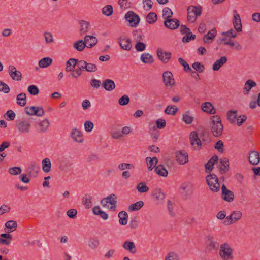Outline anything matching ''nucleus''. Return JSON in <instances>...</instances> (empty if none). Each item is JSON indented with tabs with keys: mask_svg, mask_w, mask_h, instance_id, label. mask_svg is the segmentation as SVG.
Here are the masks:
<instances>
[{
	"mask_svg": "<svg viewBox=\"0 0 260 260\" xmlns=\"http://www.w3.org/2000/svg\"><path fill=\"white\" fill-rule=\"evenodd\" d=\"M202 8L200 6H190L187 8V20L188 21L193 23L196 21L198 16L201 15Z\"/></svg>",
	"mask_w": 260,
	"mask_h": 260,
	"instance_id": "3",
	"label": "nucleus"
},
{
	"mask_svg": "<svg viewBox=\"0 0 260 260\" xmlns=\"http://www.w3.org/2000/svg\"><path fill=\"white\" fill-rule=\"evenodd\" d=\"M202 109L205 112L210 114H213L216 113V109L214 108L212 104L209 102L204 103L202 106Z\"/></svg>",
	"mask_w": 260,
	"mask_h": 260,
	"instance_id": "27",
	"label": "nucleus"
},
{
	"mask_svg": "<svg viewBox=\"0 0 260 260\" xmlns=\"http://www.w3.org/2000/svg\"><path fill=\"white\" fill-rule=\"evenodd\" d=\"M232 253L233 250L228 243L220 245L219 255L223 260H231L233 258Z\"/></svg>",
	"mask_w": 260,
	"mask_h": 260,
	"instance_id": "4",
	"label": "nucleus"
},
{
	"mask_svg": "<svg viewBox=\"0 0 260 260\" xmlns=\"http://www.w3.org/2000/svg\"><path fill=\"white\" fill-rule=\"evenodd\" d=\"M206 252H211L213 250L217 251L219 247V244L218 242L214 240V238L211 235L207 236V241L206 242Z\"/></svg>",
	"mask_w": 260,
	"mask_h": 260,
	"instance_id": "7",
	"label": "nucleus"
},
{
	"mask_svg": "<svg viewBox=\"0 0 260 260\" xmlns=\"http://www.w3.org/2000/svg\"><path fill=\"white\" fill-rule=\"evenodd\" d=\"M52 59L50 57H44L39 61V66L41 68H46L52 63Z\"/></svg>",
	"mask_w": 260,
	"mask_h": 260,
	"instance_id": "40",
	"label": "nucleus"
},
{
	"mask_svg": "<svg viewBox=\"0 0 260 260\" xmlns=\"http://www.w3.org/2000/svg\"><path fill=\"white\" fill-rule=\"evenodd\" d=\"M237 111H229L227 113V117L228 119L231 123H233L235 122V120L237 118Z\"/></svg>",
	"mask_w": 260,
	"mask_h": 260,
	"instance_id": "51",
	"label": "nucleus"
},
{
	"mask_svg": "<svg viewBox=\"0 0 260 260\" xmlns=\"http://www.w3.org/2000/svg\"><path fill=\"white\" fill-rule=\"evenodd\" d=\"M117 202V197L114 194H111L101 201V204L103 206H106L108 203L110 204L111 206L108 207V208L112 211L115 210Z\"/></svg>",
	"mask_w": 260,
	"mask_h": 260,
	"instance_id": "6",
	"label": "nucleus"
},
{
	"mask_svg": "<svg viewBox=\"0 0 260 260\" xmlns=\"http://www.w3.org/2000/svg\"><path fill=\"white\" fill-rule=\"evenodd\" d=\"M157 19V16L154 12H150L146 16V20L149 24L155 23Z\"/></svg>",
	"mask_w": 260,
	"mask_h": 260,
	"instance_id": "45",
	"label": "nucleus"
},
{
	"mask_svg": "<svg viewBox=\"0 0 260 260\" xmlns=\"http://www.w3.org/2000/svg\"><path fill=\"white\" fill-rule=\"evenodd\" d=\"M40 167L35 162L30 163L27 168V172L29 177H36L39 172Z\"/></svg>",
	"mask_w": 260,
	"mask_h": 260,
	"instance_id": "13",
	"label": "nucleus"
},
{
	"mask_svg": "<svg viewBox=\"0 0 260 260\" xmlns=\"http://www.w3.org/2000/svg\"><path fill=\"white\" fill-rule=\"evenodd\" d=\"M10 89L9 86L2 81H0V91L5 93H8Z\"/></svg>",
	"mask_w": 260,
	"mask_h": 260,
	"instance_id": "59",
	"label": "nucleus"
},
{
	"mask_svg": "<svg viewBox=\"0 0 260 260\" xmlns=\"http://www.w3.org/2000/svg\"><path fill=\"white\" fill-rule=\"evenodd\" d=\"M102 13L107 16H111L113 12V7L111 5H108L104 7L102 10Z\"/></svg>",
	"mask_w": 260,
	"mask_h": 260,
	"instance_id": "50",
	"label": "nucleus"
},
{
	"mask_svg": "<svg viewBox=\"0 0 260 260\" xmlns=\"http://www.w3.org/2000/svg\"><path fill=\"white\" fill-rule=\"evenodd\" d=\"M249 162L253 165H257L260 161V156L259 153L256 151H251L249 153L248 156Z\"/></svg>",
	"mask_w": 260,
	"mask_h": 260,
	"instance_id": "21",
	"label": "nucleus"
},
{
	"mask_svg": "<svg viewBox=\"0 0 260 260\" xmlns=\"http://www.w3.org/2000/svg\"><path fill=\"white\" fill-rule=\"evenodd\" d=\"M42 170L45 173H48L51 170V163L48 158H46L42 161Z\"/></svg>",
	"mask_w": 260,
	"mask_h": 260,
	"instance_id": "38",
	"label": "nucleus"
},
{
	"mask_svg": "<svg viewBox=\"0 0 260 260\" xmlns=\"http://www.w3.org/2000/svg\"><path fill=\"white\" fill-rule=\"evenodd\" d=\"M234 19L233 20V24L235 29L237 32L242 31V26L240 15L238 14L236 10L233 11Z\"/></svg>",
	"mask_w": 260,
	"mask_h": 260,
	"instance_id": "18",
	"label": "nucleus"
},
{
	"mask_svg": "<svg viewBox=\"0 0 260 260\" xmlns=\"http://www.w3.org/2000/svg\"><path fill=\"white\" fill-rule=\"evenodd\" d=\"M8 73L11 78L14 81H20L22 79L21 73L17 71L16 67L10 66L8 68Z\"/></svg>",
	"mask_w": 260,
	"mask_h": 260,
	"instance_id": "12",
	"label": "nucleus"
},
{
	"mask_svg": "<svg viewBox=\"0 0 260 260\" xmlns=\"http://www.w3.org/2000/svg\"><path fill=\"white\" fill-rule=\"evenodd\" d=\"M122 247L131 254H135L137 252V248L135 243L132 241H125L122 245Z\"/></svg>",
	"mask_w": 260,
	"mask_h": 260,
	"instance_id": "23",
	"label": "nucleus"
},
{
	"mask_svg": "<svg viewBox=\"0 0 260 260\" xmlns=\"http://www.w3.org/2000/svg\"><path fill=\"white\" fill-rule=\"evenodd\" d=\"M165 260H179V259L176 253L171 252L167 254Z\"/></svg>",
	"mask_w": 260,
	"mask_h": 260,
	"instance_id": "64",
	"label": "nucleus"
},
{
	"mask_svg": "<svg viewBox=\"0 0 260 260\" xmlns=\"http://www.w3.org/2000/svg\"><path fill=\"white\" fill-rule=\"evenodd\" d=\"M44 37L45 39V42L46 43H53L54 42V39L53 38L52 34L49 32H45L44 33Z\"/></svg>",
	"mask_w": 260,
	"mask_h": 260,
	"instance_id": "63",
	"label": "nucleus"
},
{
	"mask_svg": "<svg viewBox=\"0 0 260 260\" xmlns=\"http://www.w3.org/2000/svg\"><path fill=\"white\" fill-rule=\"evenodd\" d=\"M139 30H135L133 31V36L134 39L136 41L139 42L141 41H142L143 40V35L140 34L138 33Z\"/></svg>",
	"mask_w": 260,
	"mask_h": 260,
	"instance_id": "62",
	"label": "nucleus"
},
{
	"mask_svg": "<svg viewBox=\"0 0 260 260\" xmlns=\"http://www.w3.org/2000/svg\"><path fill=\"white\" fill-rule=\"evenodd\" d=\"M25 112L28 115H36L42 117L45 114V111L42 107L27 106L25 108Z\"/></svg>",
	"mask_w": 260,
	"mask_h": 260,
	"instance_id": "8",
	"label": "nucleus"
},
{
	"mask_svg": "<svg viewBox=\"0 0 260 260\" xmlns=\"http://www.w3.org/2000/svg\"><path fill=\"white\" fill-rule=\"evenodd\" d=\"M189 139L191 145L193 146L194 149L199 150L202 146L201 141L196 132H191L190 134Z\"/></svg>",
	"mask_w": 260,
	"mask_h": 260,
	"instance_id": "9",
	"label": "nucleus"
},
{
	"mask_svg": "<svg viewBox=\"0 0 260 260\" xmlns=\"http://www.w3.org/2000/svg\"><path fill=\"white\" fill-rule=\"evenodd\" d=\"M78 59L75 58H70L66 63V71L67 72L74 71V68L77 65Z\"/></svg>",
	"mask_w": 260,
	"mask_h": 260,
	"instance_id": "30",
	"label": "nucleus"
},
{
	"mask_svg": "<svg viewBox=\"0 0 260 260\" xmlns=\"http://www.w3.org/2000/svg\"><path fill=\"white\" fill-rule=\"evenodd\" d=\"M217 31L216 28H213L210 30L207 34L203 37V41L205 43H211L212 40L216 35Z\"/></svg>",
	"mask_w": 260,
	"mask_h": 260,
	"instance_id": "28",
	"label": "nucleus"
},
{
	"mask_svg": "<svg viewBox=\"0 0 260 260\" xmlns=\"http://www.w3.org/2000/svg\"><path fill=\"white\" fill-rule=\"evenodd\" d=\"M71 137L75 142L82 143L83 141L81 132L76 128H74L72 129L71 133Z\"/></svg>",
	"mask_w": 260,
	"mask_h": 260,
	"instance_id": "26",
	"label": "nucleus"
},
{
	"mask_svg": "<svg viewBox=\"0 0 260 260\" xmlns=\"http://www.w3.org/2000/svg\"><path fill=\"white\" fill-rule=\"evenodd\" d=\"M140 59L143 62L147 64H151L154 62L152 55L147 53L142 54Z\"/></svg>",
	"mask_w": 260,
	"mask_h": 260,
	"instance_id": "34",
	"label": "nucleus"
},
{
	"mask_svg": "<svg viewBox=\"0 0 260 260\" xmlns=\"http://www.w3.org/2000/svg\"><path fill=\"white\" fill-rule=\"evenodd\" d=\"M229 170V160L224 158L220 160V165L219 166V171L221 174H225Z\"/></svg>",
	"mask_w": 260,
	"mask_h": 260,
	"instance_id": "24",
	"label": "nucleus"
},
{
	"mask_svg": "<svg viewBox=\"0 0 260 260\" xmlns=\"http://www.w3.org/2000/svg\"><path fill=\"white\" fill-rule=\"evenodd\" d=\"M27 90L29 94L32 95H37L39 92V88L34 85L29 86L27 88Z\"/></svg>",
	"mask_w": 260,
	"mask_h": 260,
	"instance_id": "54",
	"label": "nucleus"
},
{
	"mask_svg": "<svg viewBox=\"0 0 260 260\" xmlns=\"http://www.w3.org/2000/svg\"><path fill=\"white\" fill-rule=\"evenodd\" d=\"M146 47V44L141 41L137 42L135 44V48L138 52H142L145 50Z\"/></svg>",
	"mask_w": 260,
	"mask_h": 260,
	"instance_id": "58",
	"label": "nucleus"
},
{
	"mask_svg": "<svg viewBox=\"0 0 260 260\" xmlns=\"http://www.w3.org/2000/svg\"><path fill=\"white\" fill-rule=\"evenodd\" d=\"M178 108L174 105H169L165 109L164 112L167 115H174L177 112Z\"/></svg>",
	"mask_w": 260,
	"mask_h": 260,
	"instance_id": "43",
	"label": "nucleus"
},
{
	"mask_svg": "<svg viewBox=\"0 0 260 260\" xmlns=\"http://www.w3.org/2000/svg\"><path fill=\"white\" fill-rule=\"evenodd\" d=\"M74 48L78 51H82L86 47V42L83 40H80L76 42L73 45Z\"/></svg>",
	"mask_w": 260,
	"mask_h": 260,
	"instance_id": "44",
	"label": "nucleus"
},
{
	"mask_svg": "<svg viewBox=\"0 0 260 260\" xmlns=\"http://www.w3.org/2000/svg\"><path fill=\"white\" fill-rule=\"evenodd\" d=\"M152 196L154 199V201L158 204H161L165 197V193L161 191L160 188L154 189L152 192Z\"/></svg>",
	"mask_w": 260,
	"mask_h": 260,
	"instance_id": "15",
	"label": "nucleus"
},
{
	"mask_svg": "<svg viewBox=\"0 0 260 260\" xmlns=\"http://www.w3.org/2000/svg\"><path fill=\"white\" fill-rule=\"evenodd\" d=\"M177 161L181 165L186 164L188 161V155L184 150H180L176 152Z\"/></svg>",
	"mask_w": 260,
	"mask_h": 260,
	"instance_id": "14",
	"label": "nucleus"
},
{
	"mask_svg": "<svg viewBox=\"0 0 260 260\" xmlns=\"http://www.w3.org/2000/svg\"><path fill=\"white\" fill-rule=\"evenodd\" d=\"M102 86L108 91H111L116 87L114 81L109 79H107L104 80L103 81Z\"/></svg>",
	"mask_w": 260,
	"mask_h": 260,
	"instance_id": "22",
	"label": "nucleus"
},
{
	"mask_svg": "<svg viewBox=\"0 0 260 260\" xmlns=\"http://www.w3.org/2000/svg\"><path fill=\"white\" fill-rule=\"evenodd\" d=\"M156 126H154L153 128L155 130L156 128L158 129L164 128L166 125V122L165 119H158L156 121Z\"/></svg>",
	"mask_w": 260,
	"mask_h": 260,
	"instance_id": "53",
	"label": "nucleus"
},
{
	"mask_svg": "<svg viewBox=\"0 0 260 260\" xmlns=\"http://www.w3.org/2000/svg\"><path fill=\"white\" fill-rule=\"evenodd\" d=\"M9 173L12 175L20 174L22 169L19 167H14L9 169Z\"/></svg>",
	"mask_w": 260,
	"mask_h": 260,
	"instance_id": "57",
	"label": "nucleus"
},
{
	"mask_svg": "<svg viewBox=\"0 0 260 260\" xmlns=\"http://www.w3.org/2000/svg\"><path fill=\"white\" fill-rule=\"evenodd\" d=\"M130 99L128 95L125 94L120 98L118 100V103L121 106H125L128 104Z\"/></svg>",
	"mask_w": 260,
	"mask_h": 260,
	"instance_id": "55",
	"label": "nucleus"
},
{
	"mask_svg": "<svg viewBox=\"0 0 260 260\" xmlns=\"http://www.w3.org/2000/svg\"><path fill=\"white\" fill-rule=\"evenodd\" d=\"M223 142L221 140H218L215 144L214 148L217 149L219 152L223 153L224 151Z\"/></svg>",
	"mask_w": 260,
	"mask_h": 260,
	"instance_id": "60",
	"label": "nucleus"
},
{
	"mask_svg": "<svg viewBox=\"0 0 260 260\" xmlns=\"http://www.w3.org/2000/svg\"><path fill=\"white\" fill-rule=\"evenodd\" d=\"M256 86L255 82L252 80L249 79L245 83L244 87V94H248L250 92L251 89Z\"/></svg>",
	"mask_w": 260,
	"mask_h": 260,
	"instance_id": "31",
	"label": "nucleus"
},
{
	"mask_svg": "<svg viewBox=\"0 0 260 260\" xmlns=\"http://www.w3.org/2000/svg\"><path fill=\"white\" fill-rule=\"evenodd\" d=\"M182 117L183 121L187 124H191L193 119V117L190 115L189 111H186L184 113Z\"/></svg>",
	"mask_w": 260,
	"mask_h": 260,
	"instance_id": "49",
	"label": "nucleus"
},
{
	"mask_svg": "<svg viewBox=\"0 0 260 260\" xmlns=\"http://www.w3.org/2000/svg\"><path fill=\"white\" fill-rule=\"evenodd\" d=\"M211 130L213 135L218 137L223 132V126L221 123V118L218 115H214L210 118Z\"/></svg>",
	"mask_w": 260,
	"mask_h": 260,
	"instance_id": "1",
	"label": "nucleus"
},
{
	"mask_svg": "<svg viewBox=\"0 0 260 260\" xmlns=\"http://www.w3.org/2000/svg\"><path fill=\"white\" fill-rule=\"evenodd\" d=\"M157 55L159 60L164 63H167L171 57L172 54L170 52L164 51L161 48L157 50Z\"/></svg>",
	"mask_w": 260,
	"mask_h": 260,
	"instance_id": "17",
	"label": "nucleus"
},
{
	"mask_svg": "<svg viewBox=\"0 0 260 260\" xmlns=\"http://www.w3.org/2000/svg\"><path fill=\"white\" fill-rule=\"evenodd\" d=\"M192 67L196 72L203 73L205 70V67L201 62H196L192 64Z\"/></svg>",
	"mask_w": 260,
	"mask_h": 260,
	"instance_id": "52",
	"label": "nucleus"
},
{
	"mask_svg": "<svg viewBox=\"0 0 260 260\" xmlns=\"http://www.w3.org/2000/svg\"><path fill=\"white\" fill-rule=\"evenodd\" d=\"M125 19L129 23L130 26L136 27L140 21L139 16L132 11H129L124 16Z\"/></svg>",
	"mask_w": 260,
	"mask_h": 260,
	"instance_id": "5",
	"label": "nucleus"
},
{
	"mask_svg": "<svg viewBox=\"0 0 260 260\" xmlns=\"http://www.w3.org/2000/svg\"><path fill=\"white\" fill-rule=\"evenodd\" d=\"M84 42H86V47L92 48L98 43L97 38L93 36L86 35L84 38Z\"/></svg>",
	"mask_w": 260,
	"mask_h": 260,
	"instance_id": "25",
	"label": "nucleus"
},
{
	"mask_svg": "<svg viewBox=\"0 0 260 260\" xmlns=\"http://www.w3.org/2000/svg\"><path fill=\"white\" fill-rule=\"evenodd\" d=\"M50 122L47 119H44L39 123V132L42 133L46 132L49 126Z\"/></svg>",
	"mask_w": 260,
	"mask_h": 260,
	"instance_id": "41",
	"label": "nucleus"
},
{
	"mask_svg": "<svg viewBox=\"0 0 260 260\" xmlns=\"http://www.w3.org/2000/svg\"><path fill=\"white\" fill-rule=\"evenodd\" d=\"M17 104L20 106L23 107L26 104V95L25 93H20L16 96Z\"/></svg>",
	"mask_w": 260,
	"mask_h": 260,
	"instance_id": "32",
	"label": "nucleus"
},
{
	"mask_svg": "<svg viewBox=\"0 0 260 260\" xmlns=\"http://www.w3.org/2000/svg\"><path fill=\"white\" fill-rule=\"evenodd\" d=\"M5 227L9 229L7 232H13L15 231L17 228V222L14 220H9L5 223Z\"/></svg>",
	"mask_w": 260,
	"mask_h": 260,
	"instance_id": "39",
	"label": "nucleus"
},
{
	"mask_svg": "<svg viewBox=\"0 0 260 260\" xmlns=\"http://www.w3.org/2000/svg\"><path fill=\"white\" fill-rule=\"evenodd\" d=\"M92 197L89 194H85L83 198L82 203L84 206H85L86 208H90L92 206Z\"/></svg>",
	"mask_w": 260,
	"mask_h": 260,
	"instance_id": "36",
	"label": "nucleus"
},
{
	"mask_svg": "<svg viewBox=\"0 0 260 260\" xmlns=\"http://www.w3.org/2000/svg\"><path fill=\"white\" fill-rule=\"evenodd\" d=\"M221 198L224 201L231 202L233 201L234 194L233 191L228 189L225 184H223L221 186Z\"/></svg>",
	"mask_w": 260,
	"mask_h": 260,
	"instance_id": "11",
	"label": "nucleus"
},
{
	"mask_svg": "<svg viewBox=\"0 0 260 260\" xmlns=\"http://www.w3.org/2000/svg\"><path fill=\"white\" fill-rule=\"evenodd\" d=\"M100 245L99 240L96 238L90 239L88 241V246L92 249H96Z\"/></svg>",
	"mask_w": 260,
	"mask_h": 260,
	"instance_id": "47",
	"label": "nucleus"
},
{
	"mask_svg": "<svg viewBox=\"0 0 260 260\" xmlns=\"http://www.w3.org/2000/svg\"><path fill=\"white\" fill-rule=\"evenodd\" d=\"M18 132L21 134H27L30 132L31 124L26 120H22L17 124Z\"/></svg>",
	"mask_w": 260,
	"mask_h": 260,
	"instance_id": "10",
	"label": "nucleus"
},
{
	"mask_svg": "<svg viewBox=\"0 0 260 260\" xmlns=\"http://www.w3.org/2000/svg\"><path fill=\"white\" fill-rule=\"evenodd\" d=\"M81 29V34H84L88 31V27L89 26V23L84 20H81L80 22Z\"/></svg>",
	"mask_w": 260,
	"mask_h": 260,
	"instance_id": "48",
	"label": "nucleus"
},
{
	"mask_svg": "<svg viewBox=\"0 0 260 260\" xmlns=\"http://www.w3.org/2000/svg\"><path fill=\"white\" fill-rule=\"evenodd\" d=\"M173 15V13L170 8L168 7L164 8L162 10V18L165 20L172 19Z\"/></svg>",
	"mask_w": 260,
	"mask_h": 260,
	"instance_id": "42",
	"label": "nucleus"
},
{
	"mask_svg": "<svg viewBox=\"0 0 260 260\" xmlns=\"http://www.w3.org/2000/svg\"><path fill=\"white\" fill-rule=\"evenodd\" d=\"M136 188L138 191L140 193L146 192L149 190V187L146 185V183L144 182H141L138 183Z\"/></svg>",
	"mask_w": 260,
	"mask_h": 260,
	"instance_id": "46",
	"label": "nucleus"
},
{
	"mask_svg": "<svg viewBox=\"0 0 260 260\" xmlns=\"http://www.w3.org/2000/svg\"><path fill=\"white\" fill-rule=\"evenodd\" d=\"M155 173L159 176L167 177L168 174L167 170L164 165H158L155 168Z\"/></svg>",
	"mask_w": 260,
	"mask_h": 260,
	"instance_id": "33",
	"label": "nucleus"
},
{
	"mask_svg": "<svg viewBox=\"0 0 260 260\" xmlns=\"http://www.w3.org/2000/svg\"><path fill=\"white\" fill-rule=\"evenodd\" d=\"M118 217L119 218V222L121 225H125L127 224L128 214L125 211H120L118 213Z\"/></svg>",
	"mask_w": 260,
	"mask_h": 260,
	"instance_id": "37",
	"label": "nucleus"
},
{
	"mask_svg": "<svg viewBox=\"0 0 260 260\" xmlns=\"http://www.w3.org/2000/svg\"><path fill=\"white\" fill-rule=\"evenodd\" d=\"M143 205V201H139L134 204L129 205L128 207V210L129 211H137L139 210Z\"/></svg>",
	"mask_w": 260,
	"mask_h": 260,
	"instance_id": "35",
	"label": "nucleus"
},
{
	"mask_svg": "<svg viewBox=\"0 0 260 260\" xmlns=\"http://www.w3.org/2000/svg\"><path fill=\"white\" fill-rule=\"evenodd\" d=\"M206 181L210 189L215 192L220 190L219 179L215 174H209L206 177Z\"/></svg>",
	"mask_w": 260,
	"mask_h": 260,
	"instance_id": "2",
	"label": "nucleus"
},
{
	"mask_svg": "<svg viewBox=\"0 0 260 260\" xmlns=\"http://www.w3.org/2000/svg\"><path fill=\"white\" fill-rule=\"evenodd\" d=\"M228 61L226 56H222L220 59L217 60L213 64L212 69L213 71H218L219 69Z\"/></svg>",
	"mask_w": 260,
	"mask_h": 260,
	"instance_id": "29",
	"label": "nucleus"
},
{
	"mask_svg": "<svg viewBox=\"0 0 260 260\" xmlns=\"http://www.w3.org/2000/svg\"><path fill=\"white\" fill-rule=\"evenodd\" d=\"M165 26L170 29H177L180 26V21L176 18L167 19L164 22Z\"/></svg>",
	"mask_w": 260,
	"mask_h": 260,
	"instance_id": "19",
	"label": "nucleus"
},
{
	"mask_svg": "<svg viewBox=\"0 0 260 260\" xmlns=\"http://www.w3.org/2000/svg\"><path fill=\"white\" fill-rule=\"evenodd\" d=\"M178 61L184 67V71L185 72H188L191 71V69L189 65L182 58L179 57L178 58Z\"/></svg>",
	"mask_w": 260,
	"mask_h": 260,
	"instance_id": "56",
	"label": "nucleus"
},
{
	"mask_svg": "<svg viewBox=\"0 0 260 260\" xmlns=\"http://www.w3.org/2000/svg\"><path fill=\"white\" fill-rule=\"evenodd\" d=\"M118 43L121 49L127 51L131 49L132 45L130 39L126 38L122 39L121 37H120L118 38Z\"/></svg>",
	"mask_w": 260,
	"mask_h": 260,
	"instance_id": "20",
	"label": "nucleus"
},
{
	"mask_svg": "<svg viewBox=\"0 0 260 260\" xmlns=\"http://www.w3.org/2000/svg\"><path fill=\"white\" fill-rule=\"evenodd\" d=\"M94 127L93 123L91 121H86L84 123V128L87 132H91Z\"/></svg>",
	"mask_w": 260,
	"mask_h": 260,
	"instance_id": "61",
	"label": "nucleus"
},
{
	"mask_svg": "<svg viewBox=\"0 0 260 260\" xmlns=\"http://www.w3.org/2000/svg\"><path fill=\"white\" fill-rule=\"evenodd\" d=\"M163 82L166 86H173L175 85L174 79L173 77L172 73L170 71H166L164 72Z\"/></svg>",
	"mask_w": 260,
	"mask_h": 260,
	"instance_id": "16",
	"label": "nucleus"
}]
</instances>
